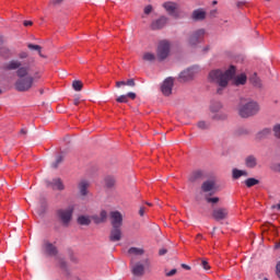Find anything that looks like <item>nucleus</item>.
Returning a JSON list of instances; mask_svg holds the SVG:
<instances>
[{
    "mask_svg": "<svg viewBox=\"0 0 280 280\" xmlns=\"http://www.w3.org/2000/svg\"><path fill=\"white\" fill-rule=\"evenodd\" d=\"M235 78V68L231 66L228 70H212L209 73V80L213 84H218L217 93L222 95V91L229 86V81Z\"/></svg>",
    "mask_w": 280,
    "mask_h": 280,
    "instance_id": "1",
    "label": "nucleus"
},
{
    "mask_svg": "<svg viewBox=\"0 0 280 280\" xmlns=\"http://www.w3.org/2000/svg\"><path fill=\"white\" fill-rule=\"evenodd\" d=\"M237 110L242 119H248V117H255L261 110V107H259V103L253 100H242Z\"/></svg>",
    "mask_w": 280,
    "mask_h": 280,
    "instance_id": "2",
    "label": "nucleus"
},
{
    "mask_svg": "<svg viewBox=\"0 0 280 280\" xmlns=\"http://www.w3.org/2000/svg\"><path fill=\"white\" fill-rule=\"evenodd\" d=\"M205 34H207L205 28H199L197 31H192L191 33H189L186 39L187 46L197 47V45H200V43L205 40Z\"/></svg>",
    "mask_w": 280,
    "mask_h": 280,
    "instance_id": "3",
    "label": "nucleus"
},
{
    "mask_svg": "<svg viewBox=\"0 0 280 280\" xmlns=\"http://www.w3.org/2000/svg\"><path fill=\"white\" fill-rule=\"evenodd\" d=\"M150 267V260L144 259L142 262H131V272L133 275V280H139L145 275V268Z\"/></svg>",
    "mask_w": 280,
    "mask_h": 280,
    "instance_id": "4",
    "label": "nucleus"
},
{
    "mask_svg": "<svg viewBox=\"0 0 280 280\" xmlns=\"http://www.w3.org/2000/svg\"><path fill=\"white\" fill-rule=\"evenodd\" d=\"M171 50H172V44H170L167 39L161 40L156 49V56L159 60H165L170 56Z\"/></svg>",
    "mask_w": 280,
    "mask_h": 280,
    "instance_id": "5",
    "label": "nucleus"
},
{
    "mask_svg": "<svg viewBox=\"0 0 280 280\" xmlns=\"http://www.w3.org/2000/svg\"><path fill=\"white\" fill-rule=\"evenodd\" d=\"M32 86H34V78L33 77H25V78L19 79L15 82V89L20 93H25V92L30 91V89H32Z\"/></svg>",
    "mask_w": 280,
    "mask_h": 280,
    "instance_id": "6",
    "label": "nucleus"
},
{
    "mask_svg": "<svg viewBox=\"0 0 280 280\" xmlns=\"http://www.w3.org/2000/svg\"><path fill=\"white\" fill-rule=\"evenodd\" d=\"M73 206H69L66 209H60L57 211V215L60 220V222L63 224V226H68L69 222H71L73 218Z\"/></svg>",
    "mask_w": 280,
    "mask_h": 280,
    "instance_id": "7",
    "label": "nucleus"
},
{
    "mask_svg": "<svg viewBox=\"0 0 280 280\" xmlns=\"http://www.w3.org/2000/svg\"><path fill=\"white\" fill-rule=\"evenodd\" d=\"M173 89H174V78L168 77L163 81L161 85V92L163 95H165V97H170V95H172Z\"/></svg>",
    "mask_w": 280,
    "mask_h": 280,
    "instance_id": "8",
    "label": "nucleus"
},
{
    "mask_svg": "<svg viewBox=\"0 0 280 280\" xmlns=\"http://www.w3.org/2000/svg\"><path fill=\"white\" fill-rule=\"evenodd\" d=\"M112 228H121L124 224V215L119 211H112L109 213Z\"/></svg>",
    "mask_w": 280,
    "mask_h": 280,
    "instance_id": "9",
    "label": "nucleus"
},
{
    "mask_svg": "<svg viewBox=\"0 0 280 280\" xmlns=\"http://www.w3.org/2000/svg\"><path fill=\"white\" fill-rule=\"evenodd\" d=\"M196 73H198V67L188 68L180 72L179 80H182L183 82H189V80H194Z\"/></svg>",
    "mask_w": 280,
    "mask_h": 280,
    "instance_id": "10",
    "label": "nucleus"
},
{
    "mask_svg": "<svg viewBox=\"0 0 280 280\" xmlns=\"http://www.w3.org/2000/svg\"><path fill=\"white\" fill-rule=\"evenodd\" d=\"M212 218L217 222H220L222 220H226V218H229V209H226V208H214L212 210Z\"/></svg>",
    "mask_w": 280,
    "mask_h": 280,
    "instance_id": "11",
    "label": "nucleus"
},
{
    "mask_svg": "<svg viewBox=\"0 0 280 280\" xmlns=\"http://www.w3.org/2000/svg\"><path fill=\"white\" fill-rule=\"evenodd\" d=\"M166 25H167V18L161 16L160 19L154 20L151 23V30H153V31L163 30V27H165Z\"/></svg>",
    "mask_w": 280,
    "mask_h": 280,
    "instance_id": "12",
    "label": "nucleus"
},
{
    "mask_svg": "<svg viewBox=\"0 0 280 280\" xmlns=\"http://www.w3.org/2000/svg\"><path fill=\"white\" fill-rule=\"evenodd\" d=\"M44 253L46 255H48L49 257H56V255H58V248L49 243V242H45L44 243Z\"/></svg>",
    "mask_w": 280,
    "mask_h": 280,
    "instance_id": "13",
    "label": "nucleus"
},
{
    "mask_svg": "<svg viewBox=\"0 0 280 280\" xmlns=\"http://www.w3.org/2000/svg\"><path fill=\"white\" fill-rule=\"evenodd\" d=\"M89 187H91V183L86 179H81L78 184L79 194L81 196H89Z\"/></svg>",
    "mask_w": 280,
    "mask_h": 280,
    "instance_id": "14",
    "label": "nucleus"
},
{
    "mask_svg": "<svg viewBox=\"0 0 280 280\" xmlns=\"http://www.w3.org/2000/svg\"><path fill=\"white\" fill-rule=\"evenodd\" d=\"M47 187H51V189H57L58 191H65V184L60 178H55L51 182H48Z\"/></svg>",
    "mask_w": 280,
    "mask_h": 280,
    "instance_id": "15",
    "label": "nucleus"
},
{
    "mask_svg": "<svg viewBox=\"0 0 280 280\" xmlns=\"http://www.w3.org/2000/svg\"><path fill=\"white\" fill-rule=\"evenodd\" d=\"M121 235V228H112L109 233V242H120Z\"/></svg>",
    "mask_w": 280,
    "mask_h": 280,
    "instance_id": "16",
    "label": "nucleus"
},
{
    "mask_svg": "<svg viewBox=\"0 0 280 280\" xmlns=\"http://www.w3.org/2000/svg\"><path fill=\"white\" fill-rule=\"evenodd\" d=\"M215 189V180L209 179L202 183L201 185V191L203 194H209V191H213Z\"/></svg>",
    "mask_w": 280,
    "mask_h": 280,
    "instance_id": "17",
    "label": "nucleus"
},
{
    "mask_svg": "<svg viewBox=\"0 0 280 280\" xmlns=\"http://www.w3.org/2000/svg\"><path fill=\"white\" fill-rule=\"evenodd\" d=\"M163 8L166 10V12L171 15V16H177L176 14V10H177V4L174 2H165L163 4Z\"/></svg>",
    "mask_w": 280,
    "mask_h": 280,
    "instance_id": "18",
    "label": "nucleus"
},
{
    "mask_svg": "<svg viewBox=\"0 0 280 280\" xmlns=\"http://www.w3.org/2000/svg\"><path fill=\"white\" fill-rule=\"evenodd\" d=\"M228 117L229 116L224 112L210 113V119H212V121H225Z\"/></svg>",
    "mask_w": 280,
    "mask_h": 280,
    "instance_id": "19",
    "label": "nucleus"
},
{
    "mask_svg": "<svg viewBox=\"0 0 280 280\" xmlns=\"http://www.w3.org/2000/svg\"><path fill=\"white\" fill-rule=\"evenodd\" d=\"M205 178V172L202 171H195L190 174L189 176V182L190 183H196L198 180H203Z\"/></svg>",
    "mask_w": 280,
    "mask_h": 280,
    "instance_id": "20",
    "label": "nucleus"
},
{
    "mask_svg": "<svg viewBox=\"0 0 280 280\" xmlns=\"http://www.w3.org/2000/svg\"><path fill=\"white\" fill-rule=\"evenodd\" d=\"M245 166L249 170H255L257 167V158L255 155H248L245 159Z\"/></svg>",
    "mask_w": 280,
    "mask_h": 280,
    "instance_id": "21",
    "label": "nucleus"
},
{
    "mask_svg": "<svg viewBox=\"0 0 280 280\" xmlns=\"http://www.w3.org/2000/svg\"><path fill=\"white\" fill-rule=\"evenodd\" d=\"M206 16L207 12H205L202 9H198L192 12L194 21H205Z\"/></svg>",
    "mask_w": 280,
    "mask_h": 280,
    "instance_id": "22",
    "label": "nucleus"
},
{
    "mask_svg": "<svg viewBox=\"0 0 280 280\" xmlns=\"http://www.w3.org/2000/svg\"><path fill=\"white\" fill-rule=\"evenodd\" d=\"M246 80H247L246 74L242 73L234 78L233 84L235 86H244V84H246Z\"/></svg>",
    "mask_w": 280,
    "mask_h": 280,
    "instance_id": "23",
    "label": "nucleus"
},
{
    "mask_svg": "<svg viewBox=\"0 0 280 280\" xmlns=\"http://www.w3.org/2000/svg\"><path fill=\"white\" fill-rule=\"evenodd\" d=\"M242 176H248V172L247 171L237 170V168H233V171H232V178H234V180H237V178H242Z\"/></svg>",
    "mask_w": 280,
    "mask_h": 280,
    "instance_id": "24",
    "label": "nucleus"
},
{
    "mask_svg": "<svg viewBox=\"0 0 280 280\" xmlns=\"http://www.w3.org/2000/svg\"><path fill=\"white\" fill-rule=\"evenodd\" d=\"M21 61L19 60H11L9 61V63H7L5 69H8V71H14L16 69H19L21 67Z\"/></svg>",
    "mask_w": 280,
    "mask_h": 280,
    "instance_id": "25",
    "label": "nucleus"
},
{
    "mask_svg": "<svg viewBox=\"0 0 280 280\" xmlns=\"http://www.w3.org/2000/svg\"><path fill=\"white\" fill-rule=\"evenodd\" d=\"M30 73V68L28 67H19L16 71V75L20 79L26 78V75Z\"/></svg>",
    "mask_w": 280,
    "mask_h": 280,
    "instance_id": "26",
    "label": "nucleus"
},
{
    "mask_svg": "<svg viewBox=\"0 0 280 280\" xmlns=\"http://www.w3.org/2000/svg\"><path fill=\"white\" fill-rule=\"evenodd\" d=\"M222 110V103L221 102H212L210 105V113H219Z\"/></svg>",
    "mask_w": 280,
    "mask_h": 280,
    "instance_id": "27",
    "label": "nucleus"
},
{
    "mask_svg": "<svg viewBox=\"0 0 280 280\" xmlns=\"http://www.w3.org/2000/svg\"><path fill=\"white\" fill-rule=\"evenodd\" d=\"M27 47L33 51H38L40 58H45V55H43V47H40V45L28 44Z\"/></svg>",
    "mask_w": 280,
    "mask_h": 280,
    "instance_id": "28",
    "label": "nucleus"
},
{
    "mask_svg": "<svg viewBox=\"0 0 280 280\" xmlns=\"http://www.w3.org/2000/svg\"><path fill=\"white\" fill-rule=\"evenodd\" d=\"M107 218L108 213L106 212V210H102L100 217H96L94 220L96 224H102V222H104Z\"/></svg>",
    "mask_w": 280,
    "mask_h": 280,
    "instance_id": "29",
    "label": "nucleus"
},
{
    "mask_svg": "<svg viewBox=\"0 0 280 280\" xmlns=\"http://www.w3.org/2000/svg\"><path fill=\"white\" fill-rule=\"evenodd\" d=\"M129 255H143L145 253V250H143V248H139V247H131L128 249Z\"/></svg>",
    "mask_w": 280,
    "mask_h": 280,
    "instance_id": "30",
    "label": "nucleus"
},
{
    "mask_svg": "<svg viewBox=\"0 0 280 280\" xmlns=\"http://www.w3.org/2000/svg\"><path fill=\"white\" fill-rule=\"evenodd\" d=\"M78 223L82 226H89V224H91V219L89 217L81 215L78 218Z\"/></svg>",
    "mask_w": 280,
    "mask_h": 280,
    "instance_id": "31",
    "label": "nucleus"
},
{
    "mask_svg": "<svg viewBox=\"0 0 280 280\" xmlns=\"http://www.w3.org/2000/svg\"><path fill=\"white\" fill-rule=\"evenodd\" d=\"M245 185L246 187L250 188V187H255V185H259V179H256L254 177H249L245 180Z\"/></svg>",
    "mask_w": 280,
    "mask_h": 280,
    "instance_id": "32",
    "label": "nucleus"
},
{
    "mask_svg": "<svg viewBox=\"0 0 280 280\" xmlns=\"http://www.w3.org/2000/svg\"><path fill=\"white\" fill-rule=\"evenodd\" d=\"M198 128L200 130H209V128H211V124L205 121V120H200L198 124H197Z\"/></svg>",
    "mask_w": 280,
    "mask_h": 280,
    "instance_id": "33",
    "label": "nucleus"
},
{
    "mask_svg": "<svg viewBox=\"0 0 280 280\" xmlns=\"http://www.w3.org/2000/svg\"><path fill=\"white\" fill-rule=\"evenodd\" d=\"M37 213H38V215H45V213H47V202H43V203L37 208Z\"/></svg>",
    "mask_w": 280,
    "mask_h": 280,
    "instance_id": "34",
    "label": "nucleus"
},
{
    "mask_svg": "<svg viewBox=\"0 0 280 280\" xmlns=\"http://www.w3.org/2000/svg\"><path fill=\"white\" fill-rule=\"evenodd\" d=\"M84 86V84L82 83V81H73L72 82V89H74L75 91H82V88Z\"/></svg>",
    "mask_w": 280,
    "mask_h": 280,
    "instance_id": "35",
    "label": "nucleus"
},
{
    "mask_svg": "<svg viewBox=\"0 0 280 280\" xmlns=\"http://www.w3.org/2000/svg\"><path fill=\"white\" fill-rule=\"evenodd\" d=\"M270 135V129L265 128L257 133V139H264V137H268Z\"/></svg>",
    "mask_w": 280,
    "mask_h": 280,
    "instance_id": "36",
    "label": "nucleus"
},
{
    "mask_svg": "<svg viewBox=\"0 0 280 280\" xmlns=\"http://www.w3.org/2000/svg\"><path fill=\"white\" fill-rule=\"evenodd\" d=\"M142 58L147 60V62H152L156 57L152 52H145Z\"/></svg>",
    "mask_w": 280,
    "mask_h": 280,
    "instance_id": "37",
    "label": "nucleus"
},
{
    "mask_svg": "<svg viewBox=\"0 0 280 280\" xmlns=\"http://www.w3.org/2000/svg\"><path fill=\"white\" fill-rule=\"evenodd\" d=\"M206 202H209L211 205H218L220 202L219 197H206Z\"/></svg>",
    "mask_w": 280,
    "mask_h": 280,
    "instance_id": "38",
    "label": "nucleus"
},
{
    "mask_svg": "<svg viewBox=\"0 0 280 280\" xmlns=\"http://www.w3.org/2000/svg\"><path fill=\"white\" fill-rule=\"evenodd\" d=\"M116 102H118V104H128V96L126 94L120 95L116 98Z\"/></svg>",
    "mask_w": 280,
    "mask_h": 280,
    "instance_id": "39",
    "label": "nucleus"
},
{
    "mask_svg": "<svg viewBox=\"0 0 280 280\" xmlns=\"http://www.w3.org/2000/svg\"><path fill=\"white\" fill-rule=\"evenodd\" d=\"M273 132L275 137H277V139H280V124L273 126Z\"/></svg>",
    "mask_w": 280,
    "mask_h": 280,
    "instance_id": "40",
    "label": "nucleus"
},
{
    "mask_svg": "<svg viewBox=\"0 0 280 280\" xmlns=\"http://www.w3.org/2000/svg\"><path fill=\"white\" fill-rule=\"evenodd\" d=\"M63 161V158L62 155H58L57 159H56V162L52 164V167H58V165H60V163H62Z\"/></svg>",
    "mask_w": 280,
    "mask_h": 280,
    "instance_id": "41",
    "label": "nucleus"
},
{
    "mask_svg": "<svg viewBox=\"0 0 280 280\" xmlns=\"http://www.w3.org/2000/svg\"><path fill=\"white\" fill-rule=\"evenodd\" d=\"M201 266H202L203 270L211 269V266H209V261H207V260H201Z\"/></svg>",
    "mask_w": 280,
    "mask_h": 280,
    "instance_id": "42",
    "label": "nucleus"
},
{
    "mask_svg": "<svg viewBox=\"0 0 280 280\" xmlns=\"http://www.w3.org/2000/svg\"><path fill=\"white\" fill-rule=\"evenodd\" d=\"M126 96H127V100H128V97L130 100H136L137 98V94L135 92H129V93L126 94Z\"/></svg>",
    "mask_w": 280,
    "mask_h": 280,
    "instance_id": "43",
    "label": "nucleus"
},
{
    "mask_svg": "<svg viewBox=\"0 0 280 280\" xmlns=\"http://www.w3.org/2000/svg\"><path fill=\"white\" fill-rule=\"evenodd\" d=\"M106 185H107V187H113V185H115V179H113V178H107V179H106Z\"/></svg>",
    "mask_w": 280,
    "mask_h": 280,
    "instance_id": "44",
    "label": "nucleus"
},
{
    "mask_svg": "<svg viewBox=\"0 0 280 280\" xmlns=\"http://www.w3.org/2000/svg\"><path fill=\"white\" fill-rule=\"evenodd\" d=\"M177 270L176 269H172L171 271L166 272V277H174V275H176Z\"/></svg>",
    "mask_w": 280,
    "mask_h": 280,
    "instance_id": "45",
    "label": "nucleus"
},
{
    "mask_svg": "<svg viewBox=\"0 0 280 280\" xmlns=\"http://www.w3.org/2000/svg\"><path fill=\"white\" fill-rule=\"evenodd\" d=\"M152 12V5H147L144 8V14H150Z\"/></svg>",
    "mask_w": 280,
    "mask_h": 280,
    "instance_id": "46",
    "label": "nucleus"
},
{
    "mask_svg": "<svg viewBox=\"0 0 280 280\" xmlns=\"http://www.w3.org/2000/svg\"><path fill=\"white\" fill-rule=\"evenodd\" d=\"M135 79H129L127 82H126V85L127 86H135Z\"/></svg>",
    "mask_w": 280,
    "mask_h": 280,
    "instance_id": "47",
    "label": "nucleus"
},
{
    "mask_svg": "<svg viewBox=\"0 0 280 280\" xmlns=\"http://www.w3.org/2000/svg\"><path fill=\"white\" fill-rule=\"evenodd\" d=\"M139 215H140L141 218H143V215H145V207H140Z\"/></svg>",
    "mask_w": 280,
    "mask_h": 280,
    "instance_id": "48",
    "label": "nucleus"
},
{
    "mask_svg": "<svg viewBox=\"0 0 280 280\" xmlns=\"http://www.w3.org/2000/svg\"><path fill=\"white\" fill-rule=\"evenodd\" d=\"M116 86H117V89H120L121 86H126V82L125 81H117Z\"/></svg>",
    "mask_w": 280,
    "mask_h": 280,
    "instance_id": "49",
    "label": "nucleus"
},
{
    "mask_svg": "<svg viewBox=\"0 0 280 280\" xmlns=\"http://www.w3.org/2000/svg\"><path fill=\"white\" fill-rule=\"evenodd\" d=\"M250 81H252L253 84H255L256 86H261V83L259 82V79H250Z\"/></svg>",
    "mask_w": 280,
    "mask_h": 280,
    "instance_id": "50",
    "label": "nucleus"
},
{
    "mask_svg": "<svg viewBox=\"0 0 280 280\" xmlns=\"http://www.w3.org/2000/svg\"><path fill=\"white\" fill-rule=\"evenodd\" d=\"M27 56H28L27 52L23 51V52H20L19 58H21L23 60V59L27 58Z\"/></svg>",
    "mask_w": 280,
    "mask_h": 280,
    "instance_id": "51",
    "label": "nucleus"
},
{
    "mask_svg": "<svg viewBox=\"0 0 280 280\" xmlns=\"http://www.w3.org/2000/svg\"><path fill=\"white\" fill-rule=\"evenodd\" d=\"M159 255L160 256L167 255V249H165V248L160 249Z\"/></svg>",
    "mask_w": 280,
    "mask_h": 280,
    "instance_id": "52",
    "label": "nucleus"
},
{
    "mask_svg": "<svg viewBox=\"0 0 280 280\" xmlns=\"http://www.w3.org/2000/svg\"><path fill=\"white\" fill-rule=\"evenodd\" d=\"M52 5H58V3H62V0H50Z\"/></svg>",
    "mask_w": 280,
    "mask_h": 280,
    "instance_id": "53",
    "label": "nucleus"
},
{
    "mask_svg": "<svg viewBox=\"0 0 280 280\" xmlns=\"http://www.w3.org/2000/svg\"><path fill=\"white\" fill-rule=\"evenodd\" d=\"M276 271H277V275L280 279V261L277 264Z\"/></svg>",
    "mask_w": 280,
    "mask_h": 280,
    "instance_id": "54",
    "label": "nucleus"
},
{
    "mask_svg": "<svg viewBox=\"0 0 280 280\" xmlns=\"http://www.w3.org/2000/svg\"><path fill=\"white\" fill-rule=\"evenodd\" d=\"M23 25L25 27H30V25H33V22L32 21H24Z\"/></svg>",
    "mask_w": 280,
    "mask_h": 280,
    "instance_id": "55",
    "label": "nucleus"
},
{
    "mask_svg": "<svg viewBox=\"0 0 280 280\" xmlns=\"http://www.w3.org/2000/svg\"><path fill=\"white\" fill-rule=\"evenodd\" d=\"M73 104H74V106H79L80 105V98H74Z\"/></svg>",
    "mask_w": 280,
    "mask_h": 280,
    "instance_id": "56",
    "label": "nucleus"
},
{
    "mask_svg": "<svg viewBox=\"0 0 280 280\" xmlns=\"http://www.w3.org/2000/svg\"><path fill=\"white\" fill-rule=\"evenodd\" d=\"M182 268H185V270H191V267H189L188 265H185V264L182 265Z\"/></svg>",
    "mask_w": 280,
    "mask_h": 280,
    "instance_id": "57",
    "label": "nucleus"
},
{
    "mask_svg": "<svg viewBox=\"0 0 280 280\" xmlns=\"http://www.w3.org/2000/svg\"><path fill=\"white\" fill-rule=\"evenodd\" d=\"M21 135H27V130H25V129H21Z\"/></svg>",
    "mask_w": 280,
    "mask_h": 280,
    "instance_id": "58",
    "label": "nucleus"
},
{
    "mask_svg": "<svg viewBox=\"0 0 280 280\" xmlns=\"http://www.w3.org/2000/svg\"><path fill=\"white\" fill-rule=\"evenodd\" d=\"M61 266L65 267V266H67V264H66L65 261H62V262H61Z\"/></svg>",
    "mask_w": 280,
    "mask_h": 280,
    "instance_id": "59",
    "label": "nucleus"
},
{
    "mask_svg": "<svg viewBox=\"0 0 280 280\" xmlns=\"http://www.w3.org/2000/svg\"><path fill=\"white\" fill-rule=\"evenodd\" d=\"M205 51H209V47H206V48H205Z\"/></svg>",
    "mask_w": 280,
    "mask_h": 280,
    "instance_id": "60",
    "label": "nucleus"
},
{
    "mask_svg": "<svg viewBox=\"0 0 280 280\" xmlns=\"http://www.w3.org/2000/svg\"><path fill=\"white\" fill-rule=\"evenodd\" d=\"M278 172H280V164H278Z\"/></svg>",
    "mask_w": 280,
    "mask_h": 280,
    "instance_id": "61",
    "label": "nucleus"
},
{
    "mask_svg": "<svg viewBox=\"0 0 280 280\" xmlns=\"http://www.w3.org/2000/svg\"><path fill=\"white\" fill-rule=\"evenodd\" d=\"M197 237H202V235L201 234H198V236Z\"/></svg>",
    "mask_w": 280,
    "mask_h": 280,
    "instance_id": "62",
    "label": "nucleus"
},
{
    "mask_svg": "<svg viewBox=\"0 0 280 280\" xmlns=\"http://www.w3.org/2000/svg\"><path fill=\"white\" fill-rule=\"evenodd\" d=\"M149 207H152V203H147Z\"/></svg>",
    "mask_w": 280,
    "mask_h": 280,
    "instance_id": "63",
    "label": "nucleus"
},
{
    "mask_svg": "<svg viewBox=\"0 0 280 280\" xmlns=\"http://www.w3.org/2000/svg\"><path fill=\"white\" fill-rule=\"evenodd\" d=\"M2 91L0 90V95H1Z\"/></svg>",
    "mask_w": 280,
    "mask_h": 280,
    "instance_id": "64",
    "label": "nucleus"
}]
</instances>
